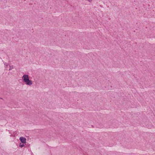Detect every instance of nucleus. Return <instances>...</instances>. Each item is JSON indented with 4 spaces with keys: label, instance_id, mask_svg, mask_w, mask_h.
Listing matches in <instances>:
<instances>
[{
    "label": "nucleus",
    "instance_id": "3",
    "mask_svg": "<svg viewBox=\"0 0 155 155\" xmlns=\"http://www.w3.org/2000/svg\"><path fill=\"white\" fill-rule=\"evenodd\" d=\"M19 147L21 148H22V147H24V143H20L19 145Z\"/></svg>",
    "mask_w": 155,
    "mask_h": 155
},
{
    "label": "nucleus",
    "instance_id": "4",
    "mask_svg": "<svg viewBox=\"0 0 155 155\" xmlns=\"http://www.w3.org/2000/svg\"><path fill=\"white\" fill-rule=\"evenodd\" d=\"M86 1H87L89 2H92L93 0H85Z\"/></svg>",
    "mask_w": 155,
    "mask_h": 155
},
{
    "label": "nucleus",
    "instance_id": "5",
    "mask_svg": "<svg viewBox=\"0 0 155 155\" xmlns=\"http://www.w3.org/2000/svg\"><path fill=\"white\" fill-rule=\"evenodd\" d=\"M8 65L7 64H6L5 65V67H8Z\"/></svg>",
    "mask_w": 155,
    "mask_h": 155
},
{
    "label": "nucleus",
    "instance_id": "6",
    "mask_svg": "<svg viewBox=\"0 0 155 155\" xmlns=\"http://www.w3.org/2000/svg\"><path fill=\"white\" fill-rule=\"evenodd\" d=\"M11 70V68H9V70Z\"/></svg>",
    "mask_w": 155,
    "mask_h": 155
},
{
    "label": "nucleus",
    "instance_id": "1",
    "mask_svg": "<svg viewBox=\"0 0 155 155\" xmlns=\"http://www.w3.org/2000/svg\"><path fill=\"white\" fill-rule=\"evenodd\" d=\"M22 79L23 82L27 85L31 86L33 84L32 81L30 79L29 76L28 74H24L22 77Z\"/></svg>",
    "mask_w": 155,
    "mask_h": 155
},
{
    "label": "nucleus",
    "instance_id": "2",
    "mask_svg": "<svg viewBox=\"0 0 155 155\" xmlns=\"http://www.w3.org/2000/svg\"><path fill=\"white\" fill-rule=\"evenodd\" d=\"M19 140H20L21 142L23 143H26V139L24 137H20L19 138Z\"/></svg>",
    "mask_w": 155,
    "mask_h": 155
}]
</instances>
